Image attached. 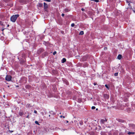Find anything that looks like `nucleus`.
Returning a JSON list of instances; mask_svg holds the SVG:
<instances>
[{
    "label": "nucleus",
    "mask_w": 135,
    "mask_h": 135,
    "mask_svg": "<svg viewBox=\"0 0 135 135\" xmlns=\"http://www.w3.org/2000/svg\"><path fill=\"white\" fill-rule=\"evenodd\" d=\"M20 55L18 57V59L19 61H21V63H23L25 61V59L26 57V54L24 52H21L20 54Z\"/></svg>",
    "instance_id": "f257e3e1"
},
{
    "label": "nucleus",
    "mask_w": 135,
    "mask_h": 135,
    "mask_svg": "<svg viewBox=\"0 0 135 135\" xmlns=\"http://www.w3.org/2000/svg\"><path fill=\"white\" fill-rule=\"evenodd\" d=\"M19 16V15L18 14L12 16L10 18L11 21L13 22H15L17 18Z\"/></svg>",
    "instance_id": "f03ea898"
},
{
    "label": "nucleus",
    "mask_w": 135,
    "mask_h": 135,
    "mask_svg": "<svg viewBox=\"0 0 135 135\" xmlns=\"http://www.w3.org/2000/svg\"><path fill=\"white\" fill-rule=\"evenodd\" d=\"M12 77L11 76L7 75L5 78L6 80L8 81H10L11 80Z\"/></svg>",
    "instance_id": "7ed1b4c3"
},
{
    "label": "nucleus",
    "mask_w": 135,
    "mask_h": 135,
    "mask_svg": "<svg viewBox=\"0 0 135 135\" xmlns=\"http://www.w3.org/2000/svg\"><path fill=\"white\" fill-rule=\"evenodd\" d=\"M44 51V49L42 48H40L37 51V54H40Z\"/></svg>",
    "instance_id": "20e7f679"
},
{
    "label": "nucleus",
    "mask_w": 135,
    "mask_h": 135,
    "mask_svg": "<svg viewBox=\"0 0 135 135\" xmlns=\"http://www.w3.org/2000/svg\"><path fill=\"white\" fill-rule=\"evenodd\" d=\"M107 119H101L100 120V123L101 124H104L105 122H107Z\"/></svg>",
    "instance_id": "39448f33"
},
{
    "label": "nucleus",
    "mask_w": 135,
    "mask_h": 135,
    "mask_svg": "<svg viewBox=\"0 0 135 135\" xmlns=\"http://www.w3.org/2000/svg\"><path fill=\"white\" fill-rule=\"evenodd\" d=\"M116 120L118 122H119L121 123H123L125 121L121 119H117Z\"/></svg>",
    "instance_id": "423d86ee"
},
{
    "label": "nucleus",
    "mask_w": 135,
    "mask_h": 135,
    "mask_svg": "<svg viewBox=\"0 0 135 135\" xmlns=\"http://www.w3.org/2000/svg\"><path fill=\"white\" fill-rule=\"evenodd\" d=\"M44 9H47L48 7V6L47 4L45 2H44Z\"/></svg>",
    "instance_id": "0eeeda50"
},
{
    "label": "nucleus",
    "mask_w": 135,
    "mask_h": 135,
    "mask_svg": "<svg viewBox=\"0 0 135 135\" xmlns=\"http://www.w3.org/2000/svg\"><path fill=\"white\" fill-rule=\"evenodd\" d=\"M62 81L64 84H68V82L66 79H62Z\"/></svg>",
    "instance_id": "6e6552de"
},
{
    "label": "nucleus",
    "mask_w": 135,
    "mask_h": 135,
    "mask_svg": "<svg viewBox=\"0 0 135 135\" xmlns=\"http://www.w3.org/2000/svg\"><path fill=\"white\" fill-rule=\"evenodd\" d=\"M104 97L105 99H108L109 98V95H107V94H104Z\"/></svg>",
    "instance_id": "1a4fd4ad"
},
{
    "label": "nucleus",
    "mask_w": 135,
    "mask_h": 135,
    "mask_svg": "<svg viewBox=\"0 0 135 135\" xmlns=\"http://www.w3.org/2000/svg\"><path fill=\"white\" fill-rule=\"evenodd\" d=\"M37 6L39 7H42L43 6V4L41 3H38V5H37Z\"/></svg>",
    "instance_id": "9d476101"
},
{
    "label": "nucleus",
    "mask_w": 135,
    "mask_h": 135,
    "mask_svg": "<svg viewBox=\"0 0 135 135\" xmlns=\"http://www.w3.org/2000/svg\"><path fill=\"white\" fill-rule=\"evenodd\" d=\"M64 11L65 12H68L70 11V9L69 8H65V9Z\"/></svg>",
    "instance_id": "9b49d317"
},
{
    "label": "nucleus",
    "mask_w": 135,
    "mask_h": 135,
    "mask_svg": "<svg viewBox=\"0 0 135 135\" xmlns=\"http://www.w3.org/2000/svg\"><path fill=\"white\" fill-rule=\"evenodd\" d=\"M122 57V55L120 54H119L117 57V58L119 60H120Z\"/></svg>",
    "instance_id": "f8f14e48"
},
{
    "label": "nucleus",
    "mask_w": 135,
    "mask_h": 135,
    "mask_svg": "<svg viewBox=\"0 0 135 135\" xmlns=\"http://www.w3.org/2000/svg\"><path fill=\"white\" fill-rule=\"evenodd\" d=\"M66 59L65 58H63L61 60V62L62 63H64L66 61Z\"/></svg>",
    "instance_id": "ddd939ff"
},
{
    "label": "nucleus",
    "mask_w": 135,
    "mask_h": 135,
    "mask_svg": "<svg viewBox=\"0 0 135 135\" xmlns=\"http://www.w3.org/2000/svg\"><path fill=\"white\" fill-rule=\"evenodd\" d=\"M23 112H20L19 113V114L20 116H22L23 115Z\"/></svg>",
    "instance_id": "4468645a"
},
{
    "label": "nucleus",
    "mask_w": 135,
    "mask_h": 135,
    "mask_svg": "<svg viewBox=\"0 0 135 135\" xmlns=\"http://www.w3.org/2000/svg\"><path fill=\"white\" fill-rule=\"evenodd\" d=\"M84 34V32L83 31H80L79 33V35H83Z\"/></svg>",
    "instance_id": "2eb2a0df"
},
{
    "label": "nucleus",
    "mask_w": 135,
    "mask_h": 135,
    "mask_svg": "<svg viewBox=\"0 0 135 135\" xmlns=\"http://www.w3.org/2000/svg\"><path fill=\"white\" fill-rule=\"evenodd\" d=\"M102 86V87L103 88V87H104V86L103 85H99L98 86V87H99V88L100 89H101L102 88H100V87Z\"/></svg>",
    "instance_id": "dca6fc26"
},
{
    "label": "nucleus",
    "mask_w": 135,
    "mask_h": 135,
    "mask_svg": "<svg viewBox=\"0 0 135 135\" xmlns=\"http://www.w3.org/2000/svg\"><path fill=\"white\" fill-rule=\"evenodd\" d=\"M134 132H128V134H134Z\"/></svg>",
    "instance_id": "f3484780"
},
{
    "label": "nucleus",
    "mask_w": 135,
    "mask_h": 135,
    "mask_svg": "<svg viewBox=\"0 0 135 135\" xmlns=\"http://www.w3.org/2000/svg\"><path fill=\"white\" fill-rule=\"evenodd\" d=\"M79 124L80 125H82L83 124V122L82 121H80L79 122Z\"/></svg>",
    "instance_id": "a211bd4d"
},
{
    "label": "nucleus",
    "mask_w": 135,
    "mask_h": 135,
    "mask_svg": "<svg viewBox=\"0 0 135 135\" xmlns=\"http://www.w3.org/2000/svg\"><path fill=\"white\" fill-rule=\"evenodd\" d=\"M105 85V87L107 88L108 89H109V88L108 85Z\"/></svg>",
    "instance_id": "6ab92c4d"
},
{
    "label": "nucleus",
    "mask_w": 135,
    "mask_h": 135,
    "mask_svg": "<svg viewBox=\"0 0 135 135\" xmlns=\"http://www.w3.org/2000/svg\"><path fill=\"white\" fill-rule=\"evenodd\" d=\"M126 2H127V3L128 5L129 6H130V3L128 1H126Z\"/></svg>",
    "instance_id": "aec40b11"
},
{
    "label": "nucleus",
    "mask_w": 135,
    "mask_h": 135,
    "mask_svg": "<svg viewBox=\"0 0 135 135\" xmlns=\"http://www.w3.org/2000/svg\"><path fill=\"white\" fill-rule=\"evenodd\" d=\"M35 123L36 124H38V125H40L38 123V122L37 121H35Z\"/></svg>",
    "instance_id": "412c9836"
},
{
    "label": "nucleus",
    "mask_w": 135,
    "mask_h": 135,
    "mask_svg": "<svg viewBox=\"0 0 135 135\" xmlns=\"http://www.w3.org/2000/svg\"><path fill=\"white\" fill-rule=\"evenodd\" d=\"M74 26H75V24L74 23H72L71 25V26L72 27H73Z\"/></svg>",
    "instance_id": "4be33fe9"
},
{
    "label": "nucleus",
    "mask_w": 135,
    "mask_h": 135,
    "mask_svg": "<svg viewBox=\"0 0 135 135\" xmlns=\"http://www.w3.org/2000/svg\"><path fill=\"white\" fill-rule=\"evenodd\" d=\"M118 75V73H115L114 75L115 76H117Z\"/></svg>",
    "instance_id": "5701e85b"
},
{
    "label": "nucleus",
    "mask_w": 135,
    "mask_h": 135,
    "mask_svg": "<svg viewBox=\"0 0 135 135\" xmlns=\"http://www.w3.org/2000/svg\"><path fill=\"white\" fill-rule=\"evenodd\" d=\"M95 106H92L91 107V108L92 109H95Z\"/></svg>",
    "instance_id": "b1692460"
},
{
    "label": "nucleus",
    "mask_w": 135,
    "mask_h": 135,
    "mask_svg": "<svg viewBox=\"0 0 135 135\" xmlns=\"http://www.w3.org/2000/svg\"><path fill=\"white\" fill-rule=\"evenodd\" d=\"M56 53V51H54L53 53V54L54 55H55Z\"/></svg>",
    "instance_id": "393cba45"
},
{
    "label": "nucleus",
    "mask_w": 135,
    "mask_h": 135,
    "mask_svg": "<svg viewBox=\"0 0 135 135\" xmlns=\"http://www.w3.org/2000/svg\"><path fill=\"white\" fill-rule=\"evenodd\" d=\"M81 99H78V102L80 103L81 102Z\"/></svg>",
    "instance_id": "a878e982"
},
{
    "label": "nucleus",
    "mask_w": 135,
    "mask_h": 135,
    "mask_svg": "<svg viewBox=\"0 0 135 135\" xmlns=\"http://www.w3.org/2000/svg\"><path fill=\"white\" fill-rule=\"evenodd\" d=\"M44 1H47L48 2H51L50 0H43Z\"/></svg>",
    "instance_id": "bb28decb"
},
{
    "label": "nucleus",
    "mask_w": 135,
    "mask_h": 135,
    "mask_svg": "<svg viewBox=\"0 0 135 135\" xmlns=\"http://www.w3.org/2000/svg\"><path fill=\"white\" fill-rule=\"evenodd\" d=\"M60 117L61 118H62V117H63V118H65V117L64 116H62V115H61L60 116Z\"/></svg>",
    "instance_id": "cd10ccee"
},
{
    "label": "nucleus",
    "mask_w": 135,
    "mask_h": 135,
    "mask_svg": "<svg viewBox=\"0 0 135 135\" xmlns=\"http://www.w3.org/2000/svg\"><path fill=\"white\" fill-rule=\"evenodd\" d=\"M61 32L63 34H64V32L63 31H61Z\"/></svg>",
    "instance_id": "c85d7f7f"
},
{
    "label": "nucleus",
    "mask_w": 135,
    "mask_h": 135,
    "mask_svg": "<svg viewBox=\"0 0 135 135\" xmlns=\"http://www.w3.org/2000/svg\"><path fill=\"white\" fill-rule=\"evenodd\" d=\"M9 131L11 133H12L13 132V131H11L10 130H9Z\"/></svg>",
    "instance_id": "c756f323"
},
{
    "label": "nucleus",
    "mask_w": 135,
    "mask_h": 135,
    "mask_svg": "<svg viewBox=\"0 0 135 135\" xmlns=\"http://www.w3.org/2000/svg\"><path fill=\"white\" fill-rule=\"evenodd\" d=\"M34 112L35 113H37V111L36 110H34Z\"/></svg>",
    "instance_id": "7c9ffc66"
},
{
    "label": "nucleus",
    "mask_w": 135,
    "mask_h": 135,
    "mask_svg": "<svg viewBox=\"0 0 135 135\" xmlns=\"http://www.w3.org/2000/svg\"><path fill=\"white\" fill-rule=\"evenodd\" d=\"M64 15H64V13H62V14H61V16H62V17L64 16Z\"/></svg>",
    "instance_id": "2f4dec72"
},
{
    "label": "nucleus",
    "mask_w": 135,
    "mask_h": 135,
    "mask_svg": "<svg viewBox=\"0 0 135 135\" xmlns=\"http://www.w3.org/2000/svg\"><path fill=\"white\" fill-rule=\"evenodd\" d=\"M81 10L83 11H84V9L83 8H82L81 9Z\"/></svg>",
    "instance_id": "473e14b6"
},
{
    "label": "nucleus",
    "mask_w": 135,
    "mask_h": 135,
    "mask_svg": "<svg viewBox=\"0 0 135 135\" xmlns=\"http://www.w3.org/2000/svg\"><path fill=\"white\" fill-rule=\"evenodd\" d=\"M26 118H29V114H28L26 117Z\"/></svg>",
    "instance_id": "72a5a7b5"
},
{
    "label": "nucleus",
    "mask_w": 135,
    "mask_h": 135,
    "mask_svg": "<svg viewBox=\"0 0 135 135\" xmlns=\"http://www.w3.org/2000/svg\"><path fill=\"white\" fill-rule=\"evenodd\" d=\"M70 123H73V121H72L71 122H70Z\"/></svg>",
    "instance_id": "f704fd0d"
},
{
    "label": "nucleus",
    "mask_w": 135,
    "mask_h": 135,
    "mask_svg": "<svg viewBox=\"0 0 135 135\" xmlns=\"http://www.w3.org/2000/svg\"><path fill=\"white\" fill-rule=\"evenodd\" d=\"M8 85L7 86V87H8V88H9L10 87V85Z\"/></svg>",
    "instance_id": "c9c22d12"
},
{
    "label": "nucleus",
    "mask_w": 135,
    "mask_h": 135,
    "mask_svg": "<svg viewBox=\"0 0 135 135\" xmlns=\"http://www.w3.org/2000/svg\"><path fill=\"white\" fill-rule=\"evenodd\" d=\"M133 12H134L135 13V10H133Z\"/></svg>",
    "instance_id": "e433bc0d"
},
{
    "label": "nucleus",
    "mask_w": 135,
    "mask_h": 135,
    "mask_svg": "<svg viewBox=\"0 0 135 135\" xmlns=\"http://www.w3.org/2000/svg\"><path fill=\"white\" fill-rule=\"evenodd\" d=\"M66 122L67 123H68L69 122V121L68 120H66Z\"/></svg>",
    "instance_id": "4c0bfd02"
},
{
    "label": "nucleus",
    "mask_w": 135,
    "mask_h": 135,
    "mask_svg": "<svg viewBox=\"0 0 135 135\" xmlns=\"http://www.w3.org/2000/svg\"><path fill=\"white\" fill-rule=\"evenodd\" d=\"M98 108H96V110H98Z\"/></svg>",
    "instance_id": "58836bf2"
},
{
    "label": "nucleus",
    "mask_w": 135,
    "mask_h": 135,
    "mask_svg": "<svg viewBox=\"0 0 135 135\" xmlns=\"http://www.w3.org/2000/svg\"><path fill=\"white\" fill-rule=\"evenodd\" d=\"M9 25H7V27H9Z\"/></svg>",
    "instance_id": "ea45409f"
},
{
    "label": "nucleus",
    "mask_w": 135,
    "mask_h": 135,
    "mask_svg": "<svg viewBox=\"0 0 135 135\" xmlns=\"http://www.w3.org/2000/svg\"><path fill=\"white\" fill-rule=\"evenodd\" d=\"M94 84L95 85V84H96L95 83H94Z\"/></svg>",
    "instance_id": "a19ab883"
},
{
    "label": "nucleus",
    "mask_w": 135,
    "mask_h": 135,
    "mask_svg": "<svg viewBox=\"0 0 135 135\" xmlns=\"http://www.w3.org/2000/svg\"><path fill=\"white\" fill-rule=\"evenodd\" d=\"M18 86H16V87H18Z\"/></svg>",
    "instance_id": "79ce46f5"
},
{
    "label": "nucleus",
    "mask_w": 135,
    "mask_h": 135,
    "mask_svg": "<svg viewBox=\"0 0 135 135\" xmlns=\"http://www.w3.org/2000/svg\"><path fill=\"white\" fill-rule=\"evenodd\" d=\"M105 49H106L107 48H106V47H105V48H104V49H105Z\"/></svg>",
    "instance_id": "37998d69"
},
{
    "label": "nucleus",
    "mask_w": 135,
    "mask_h": 135,
    "mask_svg": "<svg viewBox=\"0 0 135 135\" xmlns=\"http://www.w3.org/2000/svg\"><path fill=\"white\" fill-rule=\"evenodd\" d=\"M105 49H106L107 48H106V47H105V48H104V49H105Z\"/></svg>",
    "instance_id": "c03bdc74"
},
{
    "label": "nucleus",
    "mask_w": 135,
    "mask_h": 135,
    "mask_svg": "<svg viewBox=\"0 0 135 135\" xmlns=\"http://www.w3.org/2000/svg\"><path fill=\"white\" fill-rule=\"evenodd\" d=\"M50 115H49V117H50Z\"/></svg>",
    "instance_id": "a18cd8bd"
}]
</instances>
